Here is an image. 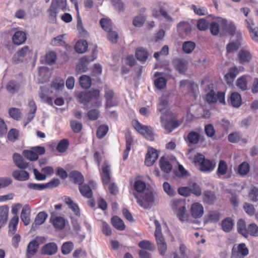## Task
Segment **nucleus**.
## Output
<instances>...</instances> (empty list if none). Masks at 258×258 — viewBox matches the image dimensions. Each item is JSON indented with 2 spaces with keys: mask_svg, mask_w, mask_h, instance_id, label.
Returning <instances> with one entry per match:
<instances>
[{
  "mask_svg": "<svg viewBox=\"0 0 258 258\" xmlns=\"http://www.w3.org/2000/svg\"><path fill=\"white\" fill-rule=\"evenodd\" d=\"M100 95V91L99 90L92 89L89 91H83L79 93L77 95V99L79 102L84 104L92 102V106L99 107L102 103Z\"/></svg>",
  "mask_w": 258,
  "mask_h": 258,
  "instance_id": "obj_1",
  "label": "nucleus"
},
{
  "mask_svg": "<svg viewBox=\"0 0 258 258\" xmlns=\"http://www.w3.org/2000/svg\"><path fill=\"white\" fill-rule=\"evenodd\" d=\"M160 118L162 126L168 133H171L179 126L175 115L169 110L161 113Z\"/></svg>",
  "mask_w": 258,
  "mask_h": 258,
  "instance_id": "obj_2",
  "label": "nucleus"
},
{
  "mask_svg": "<svg viewBox=\"0 0 258 258\" xmlns=\"http://www.w3.org/2000/svg\"><path fill=\"white\" fill-rule=\"evenodd\" d=\"M66 10L67 0H52L51 5L47 10L49 21L51 23H55L57 14Z\"/></svg>",
  "mask_w": 258,
  "mask_h": 258,
  "instance_id": "obj_3",
  "label": "nucleus"
},
{
  "mask_svg": "<svg viewBox=\"0 0 258 258\" xmlns=\"http://www.w3.org/2000/svg\"><path fill=\"white\" fill-rule=\"evenodd\" d=\"M134 195L138 204L145 209L151 208L155 201V194L149 189L145 190V192L140 196L136 194Z\"/></svg>",
  "mask_w": 258,
  "mask_h": 258,
  "instance_id": "obj_4",
  "label": "nucleus"
},
{
  "mask_svg": "<svg viewBox=\"0 0 258 258\" xmlns=\"http://www.w3.org/2000/svg\"><path fill=\"white\" fill-rule=\"evenodd\" d=\"M156 229L154 236L160 254L164 256L167 251V244L161 232V227L159 222L157 220L154 221Z\"/></svg>",
  "mask_w": 258,
  "mask_h": 258,
  "instance_id": "obj_5",
  "label": "nucleus"
},
{
  "mask_svg": "<svg viewBox=\"0 0 258 258\" xmlns=\"http://www.w3.org/2000/svg\"><path fill=\"white\" fill-rule=\"evenodd\" d=\"M133 124L136 130L148 140L150 141L154 140L153 130L151 127L144 125L136 120L133 121Z\"/></svg>",
  "mask_w": 258,
  "mask_h": 258,
  "instance_id": "obj_6",
  "label": "nucleus"
},
{
  "mask_svg": "<svg viewBox=\"0 0 258 258\" xmlns=\"http://www.w3.org/2000/svg\"><path fill=\"white\" fill-rule=\"evenodd\" d=\"M171 93L169 92H165L159 99V106L158 111L161 113L166 111V107L169 104V99Z\"/></svg>",
  "mask_w": 258,
  "mask_h": 258,
  "instance_id": "obj_7",
  "label": "nucleus"
},
{
  "mask_svg": "<svg viewBox=\"0 0 258 258\" xmlns=\"http://www.w3.org/2000/svg\"><path fill=\"white\" fill-rule=\"evenodd\" d=\"M58 248L55 242H49L43 245L41 249L42 254L52 255L56 253Z\"/></svg>",
  "mask_w": 258,
  "mask_h": 258,
  "instance_id": "obj_8",
  "label": "nucleus"
},
{
  "mask_svg": "<svg viewBox=\"0 0 258 258\" xmlns=\"http://www.w3.org/2000/svg\"><path fill=\"white\" fill-rule=\"evenodd\" d=\"M246 27L249 29L251 38L255 41L258 42V27L255 25L251 19H246Z\"/></svg>",
  "mask_w": 258,
  "mask_h": 258,
  "instance_id": "obj_9",
  "label": "nucleus"
},
{
  "mask_svg": "<svg viewBox=\"0 0 258 258\" xmlns=\"http://www.w3.org/2000/svg\"><path fill=\"white\" fill-rule=\"evenodd\" d=\"M158 157L157 151L153 148H149L146 155L145 164L148 166H152Z\"/></svg>",
  "mask_w": 258,
  "mask_h": 258,
  "instance_id": "obj_10",
  "label": "nucleus"
},
{
  "mask_svg": "<svg viewBox=\"0 0 258 258\" xmlns=\"http://www.w3.org/2000/svg\"><path fill=\"white\" fill-rule=\"evenodd\" d=\"M237 58L239 62L243 64L250 61L252 55L248 50L241 49L238 53Z\"/></svg>",
  "mask_w": 258,
  "mask_h": 258,
  "instance_id": "obj_11",
  "label": "nucleus"
},
{
  "mask_svg": "<svg viewBox=\"0 0 258 258\" xmlns=\"http://www.w3.org/2000/svg\"><path fill=\"white\" fill-rule=\"evenodd\" d=\"M105 98L107 108L116 106L118 104V102L114 98V93L112 90L107 89L105 90Z\"/></svg>",
  "mask_w": 258,
  "mask_h": 258,
  "instance_id": "obj_12",
  "label": "nucleus"
},
{
  "mask_svg": "<svg viewBox=\"0 0 258 258\" xmlns=\"http://www.w3.org/2000/svg\"><path fill=\"white\" fill-rule=\"evenodd\" d=\"M190 211L192 216L195 218L201 217L204 214V208L199 203H195L192 204Z\"/></svg>",
  "mask_w": 258,
  "mask_h": 258,
  "instance_id": "obj_13",
  "label": "nucleus"
},
{
  "mask_svg": "<svg viewBox=\"0 0 258 258\" xmlns=\"http://www.w3.org/2000/svg\"><path fill=\"white\" fill-rule=\"evenodd\" d=\"M221 28L225 33H228L231 35H234L236 33V27L232 23H227L225 19H221L220 21Z\"/></svg>",
  "mask_w": 258,
  "mask_h": 258,
  "instance_id": "obj_14",
  "label": "nucleus"
},
{
  "mask_svg": "<svg viewBox=\"0 0 258 258\" xmlns=\"http://www.w3.org/2000/svg\"><path fill=\"white\" fill-rule=\"evenodd\" d=\"M31 209L28 205H25L22 210L20 218L25 225H28L30 223Z\"/></svg>",
  "mask_w": 258,
  "mask_h": 258,
  "instance_id": "obj_15",
  "label": "nucleus"
},
{
  "mask_svg": "<svg viewBox=\"0 0 258 258\" xmlns=\"http://www.w3.org/2000/svg\"><path fill=\"white\" fill-rule=\"evenodd\" d=\"M173 64L175 69L180 73H183L187 70V63L182 59H174L173 61Z\"/></svg>",
  "mask_w": 258,
  "mask_h": 258,
  "instance_id": "obj_16",
  "label": "nucleus"
},
{
  "mask_svg": "<svg viewBox=\"0 0 258 258\" xmlns=\"http://www.w3.org/2000/svg\"><path fill=\"white\" fill-rule=\"evenodd\" d=\"M63 201L77 216L80 217L81 216V212L78 205L70 198L64 197Z\"/></svg>",
  "mask_w": 258,
  "mask_h": 258,
  "instance_id": "obj_17",
  "label": "nucleus"
},
{
  "mask_svg": "<svg viewBox=\"0 0 258 258\" xmlns=\"http://www.w3.org/2000/svg\"><path fill=\"white\" fill-rule=\"evenodd\" d=\"M51 219L55 228L58 230H62L64 228L66 220L63 217L60 216L52 217Z\"/></svg>",
  "mask_w": 258,
  "mask_h": 258,
  "instance_id": "obj_18",
  "label": "nucleus"
},
{
  "mask_svg": "<svg viewBox=\"0 0 258 258\" xmlns=\"http://www.w3.org/2000/svg\"><path fill=\"white\" fill-rule=\"evenodd\" d=\"M9 211V209L7 206L0 207V228L6 224Z\"/></svg>",
  "mask_w": 258,
  "mask_h": 258,
  "instance_id": "obj_19",
  "label": "nucleus"
},
{
  "mask_svg": "<svg viewBox=\"0 0 258 258\" xmlns=\"http://www.w3.org/2000/svg\"><path fill=\"white\" fill-rule=\"evenodd\" d=\"M26 34L23 31L15 32L12 37L13 43L18 45L23 43L26 41Z\"/></svg>",
  "mask_w": 258,
  "mask_h": 258,
  "instance_id": "obj_20",
  "label": "nucleus"
},
{
  "mask_svg": "<svg viewBox=\"0 0 258 258\" xmlns=\"http://www.w3.org/2000/svg\"><path fill=\"white\" fill-rule=\"evenodd\" d=\"M13 160L16 165L19 168L25 169L28 166V163L18 153L14 154Z\"/></svg>",
  "mask_w": 258,
  "mask_h": 258,
  "instance_id": "obj_21",
  "label": "nucleus"
},
{
  "mask_svg": "<svg viewBox=\"0 0 258 258\" xmlns=\"http://www.w3.org/2000/svg\"><path fill=\"white\" fill-rule=\"evenodd\" d=\"M47 214L44 212H39L36 216L34 223L32 225V227L35 228L37 225L43 224L47 218Z\"/></svg>",
  "mask_w": 258,
  "mask_h": 258,
  "instance_id": "obj_22",
  "label": "nucleus"
},
{
  "mask_svg": "<svg viewBox=\"0 0 258 258\" xmlns=\"http://www.w3.org/2000/svg\"><path fill=\"white\" fill-rule=\"evenodd\" d=\"M70 178L73 180L76 184L81 185L84 181V178L81 172L77 171H73L70 174Z\"/></svg>",
  "mask_w": 258,
  "mask_h": 258,
  "instance_id": "obj_23",
  "label": "nucleus"
},
{
  "mask_svg": "<svg viewBox=\"0 0 258 258\" xmlns=\"http://www.w3.org/2000/svg\"><path fill=\"white\" fill-rule=\"evenodd\" d=\"M12 175L15 179L19 181H25L29 178V173L24 170H15Z\"/></svg>",
  "mask_w": 258,
  "mask_h": 258,
  "instance_id": "obj_24",
  "label": "nucleus"
},
{
  "mask_svg": "<svg viewBox=\"0 0 258 258\" xmlns=\"http://www.w3.org/2000/svg\"><path fill=\"white\" fill-rule=\"evenodd\" d=\"M136 56L138 60L142 62H145L147 60L149 54L147 50L140 47L136 50Z\"/></svg>",
  "mask_w": 258,
  "mask_h": 258,
  "instance_id": "obj_25",
  "label": "nucleus"
},
{
  "mask_svg": "<svg viewBox=\"0 0 258 258\" xmlns=\"http://www.w3.org/2000/svg\"><path fill=\"white\" fill-rule=\"evenodd\" d=\"M160 167L161 169L166 173H169L172 169V165L168 160L164 157H162L160 159Z\"/></svg>",
  "mask_w": 258,
  "mask_h": 258,
  "instance_id": "obj_26",
  "label": "nucleus"
},
{
  "mask_svg": "<svg viewBox=\"0 0 258 258\" xmlns=\"http://www.w3.org/2000/svg\"><path fill=\"white\" fill-rule=\"evenodd\" d=\"M234 223L230 218H226L222 220L221 227L223 230L226 232H230L233 228Z\"/></svg>",
  "mask_w": 258,
  "mask_h": 258,
  "instance_id": "obj_27",
  "label": "nucleus"
},
{
  "mask_svg": "<svg viewBox=\"0 0 258 258\" xmlns=\"http://www.w3.org/2000/svg\"><path fill=\"white\" fill-rule=\"evenodd\" d=\"M216 200V197L213 192L208 190L204 192L203 201L204 202L211 205L214 204Z\"/></svg>",
  "mask_w": 258,
  "mask_h": 258,
  "instance_id": "obj_28",
  "label": "nucleus"
},
{
  "mask_svg": "<svg viewBox=\"0 0 258 258\" xmlns=\"http://www.w3.org/2000/svg\"><path fill=\"white\" fill-rule=\"evenodd\" d=\"M249 78L248 76H243L239 78L236 81V86L242 91L247 90V80Z\"/></svg>",
  "mask_w": 258,
  "mask_h": 258,
  "instance_id": "obj_29",
  "label": "nucleus"
},
{
  "mask_svg": "<svg viewBox=\"0 0 258 258\" xmlns=\"http://www.w3.org/2000/svg\"><path fill=\"white\" fill-rule=\"evenodd\" d=\"M250 171V166L246 162H243L239 165L237 168V173L241 176L247 175Z\"/></svg>",
  "mask_w": 258,
  "mask_h": 258,
  "instance_id": "obj_30",
  "label": "nucleus"
},
{
  "mask_svg": "<svg viewBox=\"0 0 258 258\" xmlns=\"http://www.w3.org/2000/svg\"><path fill=\"white\" fill-rule=\"evenodd\" d=\"M79 190L82 195L86 198L89 199L92 196V189L87 184H83L79 186Z\"/></svg>",
  "mask_w": 258,
  "mask_h": 258,
  "instance_id": "obj_31",
  "label": "nucleus"
},
{
  "mask_svg": "<svg viewBox=\"0 0 258 258\" xmlns=\"http://www.w3.org/2000/svg\"><path fill=\"white\" fill-rule=\"evenodd\" d=\"M237 227L238 233L244 237H247L248 236V231L246 228L245 222L243 219H239L238 221Z\"/></svg>",
  "mask_w": 258,
  "mask_h": 258,
  "instance_id": "obj_32",
  "label": "nucleus"
},
{
  "mask_svg": "<svg viewBox=\"0 0 258 258\" xmlns=\"http://www.w3.org/2000/svg\"><path fill=\"white\" fill-rule=\"evenodd\" d=\"M88 48V43L86 40H79L75 45V50L79 53H84Z\"/></svg>",
  "mask_w": 258,
  "mask_h": 258,
  "instance_id": "obj_33",
  "label": "nucleus"
},
{
  "mask_svg": "<svg viewBox=\"0 0 258 258\" xmlns=\"http://www.w3.org/2000/svg\"><path fill=\"white\" fill-rule=\"evenodd\" d=\"M20 87L19 83L14 81H10L6 86V89L10 93L14 94L19 91Z\"/></svg>",
  "mask_w": 258,
  "mask_h": 258,
  "instance_id": "obj_34",
  "label": "nucleus"
},
{
  "mask_svg": "<svg viewBox=\"0 0 258 258\" xmlns=\"http://www.w3.org/2000/svg\"><path fill=\"white\" fill-rule=\"evenodd\" d=\"M214 163L209 160L206 159L200 165V170L204 172H210L214 169Z\"/></svg>",
  "mask_w": 258,
  "mask_h": 258,
  "instance_id": "obj_35",
  "label": "nucleus"
},
{
  "mask_svg": "<svg viewBox=\"0 0 258 258\" xmlns=\"http://www.w3.org/2000/svg\"><path fill=\"white\" fill-rule=\"evenodd\" d=\"M177 28L179 32L184 33L185 35H188L191 32V27L188 23L182 22L177 25Z\"/></svg>",
  "mask_w": 258,
  "mask_h": 258,
  "instance_id": "obj_36",
  "label": "nucleus"
},
{
  "mask_svg": "<svg viewBox=\"0 0 258 258\" xmlns=\"http://www.w3.org/2000/svg\"><path fill=\"white\" fill-rule=\"evenodd\" d=\"M230 102L232 105L235 107H239L241 103V98L239 94L234 92L230 96Z\"/></svg>",
  "mask_w": 258,
  "mask_h": 258,
  "instance_id": "obj_37",
  "label": "nucleus"
},
{
  "mask_svg": "<svg viewBox=\"0 0 258 258\" xmlns=\"http://www.w3.org/2000/svg\"><path fill=\"white\" fill-rule=\"evenodd\" d=\"M133 142V139L130 133L126 135V149L124 150L123 155V159L125 160L128 155V152L131 150V146Z\"/></svg>",
  "mask_w": 258,
  "mask_h": 258,
  "instance_id": "obj_38",
  "label": "nucleus"
},
{
  "mask_svg": "<svg viewBox=\"0 0 258 258\" xmlns=\"http://www.w3.org/2000/svg\"><path fill=\"white\" fill-rule=\"evenodd\" d=\"M38 246V243L36 240L31 241L27 246V253L30 255H34L37 251Z\"/></svg>",
  "mask_w": 258,
  "mask_h": 258,
  "instance_id": "obj_39",
  "label": "nucleus"
},
{
  "mask_svg": "<svg viewBox=\"0 0 258 258\" xmlns=\"http://www.w3.org/2000/svg\"><path fill=\"white\" fill-rule=\"evenodd\" d=\"M31 50L29 49L28 46H24L20 50H19L14 55V59L15 61L16 60V58H17V60H20L25 56H26L27 54L30 52Z\"/></svg>",
  "mask_w": 258,
  "mask_h": 258,
  "instance_id": "obj_40",
  "label": "nucleus"
},
{
  "mask_svg": "<svg viewBox=\"0 0 258 258\" xmlns=\"http://www.w3.org/2000/svg\"><path fill=\"white\" fill-rule=\"evenodd\" d=\"M79 83L82 88L88 89L91 86V79L88 76L83 75L80 78Z\"/></svg>",
  "mask_w": 258,
  "mask_h": 258,
  "instance_id": "obj_41",
  "label": "nucleus"
},
{
  "mask_svg": "<svg viewBox=\"0 0 258 258\" xmlns=\"http://www.w3.org/2000/svg\"><path fill=\"white\" fill-rule=\"evenodd\" d=\"M112 225L119 230H123L125 228V225L123 221L117 216L113 217L111 219Z\"/></svg>",
  "mask_w": 258,
  "mask_h": 258,
  "instance_id": "obj_42",
  "label": "nucleus"
},
{
  "mask_svg": "<svg viewBox=\"0 0 258 258\" xmlns=\"http://www.w3.org/2000/svg\"><path fill=\"white\" fill-rule=\"evenodd\" d=\"M29 106L31 107V109L28 114L27 121L24 123V126H26L33 119L34 117V114L36 110V106L34 101H30L29 102Z\"/></svg>",
  "mask_w": 258,
  "mask_h": 258,
  "instance_id": "obj_43",
  "label": "nucleus"
},
{
  "mask_svg": "<svg viewBox=\"0 0 258 258\" xmlns=\"http://www.w3.org/2000/svg\"><path fill=\"white\" fill-rule=\"evenodd\" d=\"M196 44L192 41H187L184 42L182 45V50L185 53H190L194 50Z\"/></svg>",
  "mask_w": 258,
  "mask_h": 258,
  "instance_id": "obj_44",
  "label": "nucleus"
},
{
  "mask_svg": "<svg viewBox=\"0 0 258 258\" xmlns=\"http://www.w3.org/2000/svg\"><path fill=\"white\" fill-rule=\"evenodd\" d=\"M64 84L63 80L60 78H56L51 83V87L55 90H62L64 88Z\"/></svg>",
  "mask_w": 258,
  "mask_h": 258,
  "instance_id": "obj_45",
  "label": "nucleus"
},
{
  "mask_svg": "<svg viewBox=\"0 0 258 258\" xmlns=\"http://www.w3.org/2000/svg\"><path fill=\"white\" fill-rule=\"evenodd\" d=\"M138 245L142 249L150 251H154L155 249L154 245L149 240H144L141 241L139 243Z\"/></svg>",
  "mask_w": 258,
  "mask_h": 258,
  "instance_id": "obj_46",
  "label": "nucleus"
},
{
  "mask_svg": "<svg viewBox=\"0 0 258 258\" xmlns=\"http://www.w3.org/2000/svg\"><path fill=\"white\" fill-rule=\"evenodd\" d=\"M200 138V135L195 132H190L187 136L188 142L192 144H198L199 142Z\"/></svg>",
  "mask_w": 258,
  "mask_h": 258,
  "instance_id": "obj_47",
  "label": "nucleus"
},
{
  "mask_svg": "<svg viewBox=\"0 0 258 258\" xmlns=\"http://www.w3.org/2000/svg\"><path fill=\"white\" fill-rule=\"evenodd\" d=\"M23 155L27 159L30 161H35L38 159L37 154H36L32 149L31 150H24L23 152Z\"/></svg>",
  "mask_w": 258,
  "mask_h": 258,
  "instance_id": "obj_48",
  "label": "nucleus"
},
{
  "mask_svg": "<svg viewBox=\"0 0 258 258\" xmlns=\"http://www.w3.org/2000/svg\"><path fill=\"white\" fill-rule=\"evenodd\" d=\"M172 207L173 210L177 212V211L183 209L185 207V204L182 200H174L172 202Z\"/></svg>",
  "mask_w": 258,
  "mask_h": 258,
  "instance_id": "obj_49",
  "label": "nucleus"
},
{
  "mask_svg": "<svg viewBox=\"0 0 258 258\" xmlns=\"http://www.w3.org/2000/svg\"><path fill=\"white\" fill-rule=\"evenodd\" d=\"M222 19L220 18L218 20V23L216 22H212L210 24V29L211 33L213 35H217L219 32V27H221L220 21Z\"/></svg>",
  "mask_w": 258,
  "mask_h": 258,
  "instance_id": "obj_50",
  "label": "nucleus"
},
{
  "mask_svg": "<svg viewBox=\"0 0 258 258\" xmlns=\"http://www.w3.org/2000/svg\"><path fill=\"white\" fill-rule=\"evenodd\" d=\"M69 143L67 139H63L60 141L56 147V150L60 153H63L66 151L69 147Z\"/></svg>",
  "mask_w": 258,
  "mask_h": 258,
  "instance_id": "obj_51",
  "label": "nucleus"
},
{
  "mask_svg": "<svg viewBox=\"0 0 258 258\" xmlns=\"http://www.w3.org/2000/svg\"><path fill=\"white\" fill-rule=\"evenodd\" d=\"M73 248L74 244L72 242H66L62 244L61 250L63 254H68L71 252Z\"/></svg>",
  "mask_w": 258,
  "mask_h": 258,
  "instance_id": "obj_52",
  "label": "nucleus"
},
{
  "mask_svg": "<svg viewBox=\"0 0 258 258\" xmlns=\"http://www.w3.org/2000/svg\"><path fill=\"white\" fill-rule=\"evenodd\" d=\"M227 171V165L224 160H220L218 167L217 173L219 175L226 174Z\"/></svg>",
  "mask_w": 258,
  "mask_h": 258,
  "instance_id": "obj_53",
  "label": "nucleus"
},
{
  "mask_svg": "<svg viewBox=\"0 0 258 258\" xmlns=\"http://www.w3.org/2000/svg\"><path fill=\"white\" fill-rule=\"evenodd\" d=\"M100 25L102 28L106 32L110 31L112 29V26L110 21L106 18H103L100 20Z\"/></svg>",
  "mask_w": 258,
  "mask_h": 258,
  "instance_id": "obj_54",
  "label": "nucleus"
},
{
  "mask_svg": "<svg viewBox=\"0 0 258 258\" xmlns=\"http://www.w3.org/2000/svg\"><path fill=\"white\" fill-rule=\"evenodd\" d=\"M250 200L253 202H258V188L253 187L251 188L249 195Z\"/></svg>",
  "mask_w": 258,
  "mask_h": 258,
  "instance_id": "obj_55",
  "label": "nucleus"
},
{
  "mask_svg": "<svg viewBox=\"0 0 258 258\" xmlns=\"http://www.w3.org/2000/svg\"><path fill=\"white\" fill-rule=\"evenodd\" d=\"M235 251L242 255L246 256L249 252L248 248L246 247L244 243H240L235 247Z\"/></svg>",
  "mask_w": 258,
  "mask_h": 258,
  "instance_id": "obj_56",
  "label": "nucleus"
},
{
  "mask_svg": "<svg viewBox=\"0 0 258 258\" xmlns=\"http://www.w3.org/2000/svg\"><path fill=\"white\" fill-rule=\"evenodd\" d=\"M108 131V126L105 125L100 126L96 133L97 137L99 139L103 138Z\"/></svg>",
  "mask_w": 258,
  "mask_h": 258,
  "instance_id": "obj_57",
  "label": "nucleus"
},
{
  "mask_svg": "<svg viewBox=\"0 0 258 258\" xmlns=\"http://www.w3.org/2000/svg\"><path fill=\"white\" fill-rule=\"evenodd\" d=\"M134 188L137 192H141L146 189V185L144 181L138 180L135 182Z\"/></svg>",
  "mask_w": 258,
  "mask_h": 258,
  "instance_id": "obj_58",
  "label": "nucleus"
},
{
  "mask_svg": "<svg viewBox=\"0 0 258 258\" xmlns=\"http://www.w3.org/2000/svg\"><path fill=\"white\" fill-rule=\"evenodd\" d=\"M102 180L104 183H107L109 182L110 176L109 174V167L105 166L102 168Z\"/></svg>",
  "mask_w": 258,
  "mask_h": 258,
  "instance_id": "obj_59",
  "label": "nucleus"
},
{
  "mask_svg": "<svg viewBox=\"0 0 258 258\" xmlns=\"http://www.w3.org/2000/svg\"><path fill=\"white\" fill-rule=\"evenodd\" d=\"M154 84L157 88L162 89L166 87V80L163 77H159L154 81Z\"/></svg>",
  "mask_w": 258,
  "mask_h": 258,
  "instance_id": "obj_60",
  "label": "nucleus"
},
{
  "mask_svg": "<svg viewBox=\"0 0 258 258\" xmlns=\"http://www.w3.org/2000/svg\"><path fill=\"white\" fill-rule=\"evenodd\" d=\"M146 21V18L143 15H139L136 17L133 20V25L135 27H140L143 25Z\"/></svg>",
  "mask_w": 258,
  "mask_h": 258,
  "instance_id": "obj_61",
  "label": "nucleus"
},
{
  "mask_svg": "<svg viewBox=\"0 0 258 258\" xmlns=\"http://www.w3.org/2000/svg\"><path fill=\"white\" fill-rule=\"evenodd\" d=\"M71 126L72 130L75 133H79L82 128V124L76 120H72L71 121Z\"/></svg>",
  "mask_w": 258,
  "mask_h": 258,
  "instance_id": "obj_62",
  "label": "nucleus"
},
{
  "mask_svg": "<svg viewBox=\"0 0 258 258\" xmlns=\"http://www.w3.org/2000/svg\"><path fill=\"white\" fill-rule=\"evenodd\" d=\"M177 214L180 221L182 222L187 221L188 214L186 213L185 207L183 209L177 211Z\"/></svg>",
  "mask_w": 258,
  "mask_h": 258,
  "instance_id": "obj_63",
  "label": "nucleus"
},
{
  "mask_svg": "<svg viewBox=\"0 0 258 258\" xmlns=\"http://www.w3.org/2000/svg\"><path fill=\"white\" fill-rule=\"evenodd\" d=\"M248 231V234H250V235L254 236H258V227L256 225V224L254 223L250 224L247 229Z\"/></svg>",
  "mask_w": 258,
  "mask_h": 258,
  "instance_id": "obj_64",
  "label": "nucleus"
}]
</instances>
